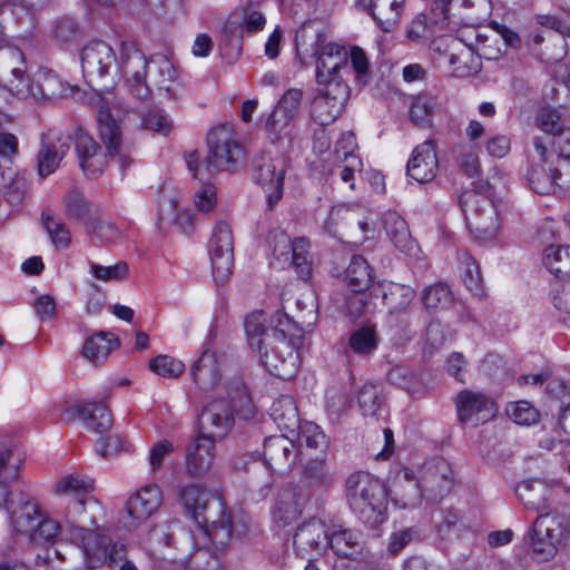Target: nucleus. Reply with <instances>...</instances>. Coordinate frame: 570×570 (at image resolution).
Wrapping results in <instances>:
<instances>
[{
	"label": "nucleus",
	"instance_id": "e2e57ef3",
	"mask_svg": "<svg viewBox=\"0 0 570 570\" xmlns=\"http://www.w3.org/2000/svg\"><path fill=\"white\" fill-rule=\"evenodd\" d=\"M144 128L167 136L173 129L171 118L161 109H153L141 116Z\"/></svg>",
	"mask_w": 570,
	"mask_h": 570
},
{
	"label": "nucleus",
	"instance_id": "cd10ccee",
	"mask_svg": "<svg viewBox=\"0 0 570 570\" xmlns=\"http://www.w3.org/2000/svg\"><path fill=\"white\" fill-rule=\"evenodd\" d=\"M338 223L342 224L344 232L354 238V243H363L367 238L370 227L366 212L363 208L350 206L333 208L326 222L327 230L336 235V230H333L332 226Z\"/></svg>",
	"mask_w": 570,
	"mask_h": 570
},
{
	"label": "nucleus",
	"instance_id": "5fc2aeb1",
	"mask_svg": "<svg viewBox=\"0 0 570 570\" xmlns=\"http://www.w3.org/2000/svg\"><path fill=\"white\" fill-rule=\"evenodd\" d=\"M41 220L42 226L48 233L55 247L67 248L71 237L66 224H63L60 219L53 218L50 214L45 212L42 213Z\"/></svg>",
	"mask_w": 570,
	"mask_h": 570
},
{
	"label": "nucleus",
	"instance_id": "c03bdc74",
	"mask_svg": "<svg viewBox=\"0 0 570 570\" xmlns=\"http://www.w3.org/2000/svg\"><path fill=\"white\" fill-rule=\"evenodd\" d=\"M36 85L38 91H33V100L37 102H45L62 97L68 89L57 73L51 70H39L36 75Z\"/></svg>",
	"mask_w": 570,
	"mask_h": 570
},
{
	"label": "nucleus",
	"instance_id": "2f4dec72",
	"mask_svg": "<svg viewBox=\"0 0 570 570\" xmlns=\"http://www.w3.org/2000/svg\"><path fill=\"white\" fill-rule=\"evenodd\" d=\"M298 456L295 443L285 435H271L264 440V461L274 471L289 470Z\"/></svg>",
	"mask_w": 570,
	"mask_h": 570
},
{
	"label": "nucleus",
	"instance_id": "4d7b16f0",
	"mask_svg": "<svg viewBox=\"0 0 570 570\" xmlns=\"http://www.w3.org/2000/svg\"><path fill=\"white\" fill-rule=\"evenodd\" d=\"M507 415L519 425H531L539 421L538 410L528 401L510 402L505 407Z\"/></svg>",
	"mask_w": 570,
	"mask_h": 570
},
{
	"label": "nucleus",
	"instance_id": "473e14b6",
	"mask_svg": "<svg viewBox=\"0 0 570 570\" xmlns=\"http://www.w3.org/2000/svg\"><path fill=\"white\" fill-rule=\"evenodd\" d=\"M439 168V161L432 140L416 146L407 161V175L420 184L431 181Z\"/></svg>",
	"mask_w": 570,
	"mask_h": 570
},
{
	"label": "nucleus",
	"instance_id": "7ed1b4c3",
	"mask_svg": "<svg viewBox=\"0 0 570 570\" xmlns=\"http://www.w3.org/2000/svg\"><path fill=\"white\" fill-rule=\"evenodd\" d=\"M179 500L197 524V533L203 540H209L219 550L228 547L235 529L232 515L218 494L191 483L181 488Z\"/></svg>",
	"mask_w": 570,
	"mask_h": 570
},
{
	"label": "nucleus",
	"instance_id": "4468645a",
	"mask_svg": "<svg viewBox=\"0 0 570 570\" xmlns=\"http://www.w3.org/2000/svg\"><path fill=\"white\" fill-rule=\"evenodd\" d=\"M563 535L560 519L549 512H543L534 520L528 535L524 538L533 556L546 561L554 557L557 544Z\"/></svg>",
	"mask_w": 570,
	"mask_h": 570
},
{
	"label": "nucleus",
	"instance_id": "1a4fd4ad",
	"mask_svg": "<svg viewBox=\"0 0 570 570\" xmlns=\"http://www.w3.org/2000/svg\"><path fill=\"white\" fill-rule=\"evenodd\" d=\"M489 187V183L480 181L478 190H465L459 198L466 227L470 234L480 242L493 239L500 228L498 210L484 195Z\"/></svg>",
	"mask_w": 570,
	"mask_h": 570
},
{
	"label": "nucleus",
	"instance_id": "f704fd0d",
	"mask_svg": "<svg viewBox=\"0 0 570 570\" xmlns=\"http://www.w3.org/2000/svg\"><path fill=\"white\" fill-rule=\"evenodd\" d=\"M69 137H51L42 139L37 156V169L41 178L51 175L69 150Z\"/></svg>",
	"mask_w": 570,
	"mask_h": 570
},
{
	"label": "nucleus",
	"instance_id": "f03ea898",
	"mask_svg": "<svg viewBox=\"0 0 570 570\" xmlns=\"http://www.w3.org/2000/svg\"><path fill=\"white\" fill-rule=\"evenodd\" d=\"M179 500L197 524V533L203 540H209L219 550L228 547L235 529L232 515L218 494L191 483L181 488Z\"/></svg>",
	"mask_w": 570,
	"mask_h": 570
},
{
	"label": "nucleus",
	"instance_id": "aec40b11",
	"mask_svg": "<svg viewBox=\"0 0 570 570\" xmlns=\"http://www.w3.org/2000/svg\"><path fill=\"white\" fill-rule=\"evenodd\" d=\"M163 492L156 484H148L134 493L126 503L121 525L132 531L149 519L161 505Z\"/></svg>",
	"mask_w": 570,
	"mask_h": 570
},
{
	"label": "nucleus",
	"instance_id": "0e129e2a",
	"mask_svg": "<svg viewBox=\"0 0 570 570\" xmlns=\"http://www.w3.org/2000/svg\"><path fill=\"white\" fill-rule=\"evenodd\" d=\"M307 242L304 238H296L294 240V249L289 257V262L297 272L298 276L306 281L311 274V263L307 259Z\"/></svg>",
	"mask_w": 570,
	"mask_h": 570
},
{
	"label": "nucleus",
	"instance_id": "a878e982",
	"mask_svg": "<svg viewBox=\"0 0 570 570\" xmlns=\"http://www.w3.org/2000/svg\"><path fill=\"white\" fill-rule=\"evenodd\" d=\"M6 507L10 515L11 523L18 532L29 533L35 537L36 527L42 514L37 502L24 493H19L17 499L12 492L7 497V501L2 504Z\"/></svg>",
	"mask_w": 570,
	"mask_h": 570
},
{
	"label": "nucleus",
	"instance_id": "ea45409f",
	"mask_svg": "<svg viewBox=\"0 0 570 570\" xmlns=\"http://www.w3.org/2000/svg\"><path fill=\"white\" fill-rule=\"evenodd\" d=\"M194 383L203 391L214 390L220 380L216 355L204 351L190 368Z\"/></svg>",
	"mask_w": 570,
	"mask_h": 570
},
{
	"label": "nucleus",
	"instance_id": "052dcab7",
	"mask_svg": "<svg viewBox=\"0 0 570 570\" xmlns=\"http://www.w3.org/2000/svg\"><path fill=\"white\" fill-rule=\"evenodd\" d=\"M414 295L415 293L410 286L394 284L391 286L390 291L384 294V299L390 306V312L409 311Z\"/></svg>",
	"mask_w": 570,
	"mask_h": 570
},
{
	"label": "nucleus",
	"instance_id": "3c124183",
	"mask_svg": "<svg viewBox=\"0 0 570 570\" xmlns=\"http://www.w3.org/2000/svg\"><path fill=\"white\" fill-rule=\"evenodd\" d=\"M379 345V337L374 327L362 326L352 332L348 346L350 348L360 355L372 354Z\"/></svg>",
	"mask_w": 570,
	"mask_h": 570
},
{
	"label": "nucleus",
	"instance_id": "ddd939ff",
	"mask_svg": "<svg viewBox=\"0 0 570 570\" xmlns=\"http://www.w3.org/2000/svg\"><path fill=\"white\" fill-rule=\"evenodd\" d=\"M254 0H250L253 2ZM266 24L263 12L253 8L252 3L239 7L228 17L222 32V46L238 57L243 50V35H250L262 31Z\"/></svg>",
	"mask_w": 570,
	"mask_h": 570
},
{
	"label": "nucleus",
	"instance_id": "58836bf2",
	"mask_svg": "<svg viewBox=\"0 0 570 570\" xmlns=\"http://www.w3.org/2000/svg\"><path fill=\"white\" fill-rule=\"evenodd\" d=\"M404 0H371L366 10L384 32L393 31L400 23Z\"/></svg>",
	"mask_w": 570,
	"mask_h": 570
},
{
	"label": "nucleus",
	"instance_id": "79ce46f5",
	"mask_svg": "<svg viewBox=\"0 0 570 570\" xmlns=\"http://www.w3.org/2000/svg\"><path fill=\"white\" fill-rule=\"evenodd\" d=\"M550 489L539 480H525L515 488V493L520 501L530 509L540 513L547 512V501L550 495Z\"/></svg>",
	"mask_w": 570,
	"mask_h": 570
},
{
	"label": "nucleus",
	"instance_id": "de8ad7c7",
	"mask_svg": "<svg viewBox=\"0 0 570 570\" xmlns=\"http://www.w3.org/2000/svg\"><path fill=\"white\" fill-rule=\"evenodd\" d=\"M543 264L557 277L570 278V247L550 245L544 249Z\"/></svg>",
	"mask_w": 570,
	"mask_h": 570
},
{
	"label": "nucleus",
	"instance_id": "c9c22d12",
	"mask_svg": "<svg viewBox=\"0 0 570 570\" xmlns=\"http://www.w3.org/2000/svg\"><path fill=\"white\" fill-rule=\"evenodd\" d=\"M383 226L394 246L409 256H416L419 248L412 238L407 223L396 212H387L383 216Z\"/></svg>",
	"mask_w": 570,
	"mask_h": 570
},
{
	"label": "nucleus",
	"instance_id": "9d476101",
	"mask_svg": "<svg viewBox=\"0 0 570 570\" xmlns=\"http://www.w3.org/2000/svg\"><path fill=\"white\" fill-rule=\"evenodd\" d=\"M226 386L227 399L219 395L212 400L203 409L198 422L200 434L210 436L212 440L226 436L235 423V406L237 403L247 401L244 384L235 380Z\"/></svg>",
	"mask_w": 570,
	"mask_h": 570
},
{
	"label": "nucleus",
	"instance_id": "bb28decb",
	"mask_svg": "<svg viewBox=\"0 0 570 570\" xmlns=\"http://www.w3.org/2000/svg\"><path fill=\"white\" fill-rule=\"evenodd\" d=\"M98 136L108 150L109 159H117L120 170L124 173L132 159L122 154V132L120 126L112 119L109 110L102 108L96 115Z\"/></svg>",
	"mask_w": 570,
	"mask_h": 570
},
{
	"label": "nucleus",
	"instance_id": "b1692460",
	"mask_svg": "<svg viewBox=\"0 0 570 570\" xmlns=\"http://www.w3.org/2000/svg\"><path fill=\"white\" fill-rule=\"evenodd\" d=\"M83 76L91 81L94 78L105 77L117 67L114 49L105 41L87 43L80 55Z\"/></svg>",
	"mask_w": 570,
	"mask_h": 570
},
{
	"label": "nucleus",
	"instance_id": "2eb2a0df",
	"mask_svg": "<svg viewBox=\"0 0 570 570\" xmlns=\"http://www.w3.org/2000/svg\"><path fill=\"white\" fill-rule=\"evenodd\" d=\"M316 80L318 85L345 81L351 76L347 51L336 43H324L321 35L316 43Z\"/></svg>",
	"mask_w": 570,
	"mask_h": 570
},
{
	"label": "nucleus",
	"instance_id": "f8f14e48",
	"mask_svg": "<svg viewBox=\"0 0 570 570\" xmlns=\"http://www.w3.org/2000/svg\"><path fill=\"white\" fill-rule=\"evenodd\" d=\"M115 72H120L126 79L129 91L134 97L140 100H147L151 97V89L146 83V76L149 72V60L134 43H121Z\"/></svg>",
	"mask_w": 570,
	"mask_h": 570
},
{
	"label": "nucleus",
	"instance_id": "4c0bfd02",
	"mask_svg": "<svg viewBox=\"0 0 570 570\" xmlns=\"http://www.w3.org/2000/svg\"><path fill=\"white\" fill-rule=\"evenodd\" d=\"M449 55V62L445 68L453 77L465 78L476 75L482 69V60L472 47L460 41V47Z\"/></svg>",
	"mask_w": 570,
	"mask_h": 570
},
{
	"label": "nucleus",
	"instance_id": "72a5a7b5",
	"mask_svg": "<svg viewBox=\"0 0 570 570\" xmlns=\"http://www.w3.org/2000/svg\"><path fill=\"white\" fill-rule=\"evenodd\" d=\"M149 75L153 85L164 91L167 98L177 99L183 95L184 88L177 70L166 57L158 56L149 60Z\"/></svg>",
	"mask_w": 570,
	"mask_h": 570
},
{
	"label": "nucleus",
	"instance_id": "603ef678",
	"mask_svg": "<svg viewBox=\"0 0 570 570\" xmlns=\"http://www.w3.org/2000/svg\"><path fill=\"white\" fill-rule=\"evenodd\" d=\"M534 124L541 131L556 137V134L566 128V120L558 109L551 107H542L538 110Z\"/></svg>",
	"mask_w": 570,
	"mask_h": 570
},
{
	"label": "nucleus",
	"instance_id": "774afa93",
	"mask_svg": "<svg viewBox=\"0 0 570 570\" xmlns=\"http://www.w3.org/2000/svg\"><path fill=\"white\" fill-rule=\"evenodd\" d=\"M298 441L301 445L305 444L309 449L327 448V440L318 425L307 422L299 428Z\"/></svg>",
	"mask_w": 570,
	"mask_h": 570
},
{
	"label": "nucleus",
	"instance_id": "e433bc0d",
	"mask_svg": "<svg viewBox=\"0 0 570 570\" xmlns=\"http://www.w3.org/2000/svg\"><path fill=\"white\" fill-rule=\"evenodd\" d=\"M27 73L23 52L14 47H0V78L6 81L10 91L14 90V82H20Z\"/></svg>",
	"mask_w": 570,
	"mask_h": 570
},
{
	"label": "nucleus",
	"instance_id": "f257e3e1",
	"mask_svg": "<svg viewBox=\"0 0 570 570\" xmlns=\"http://www.w3.org/2000/svg\"><path fill=\"white\" fill-rule=\"evenodd\" d=\"M267 326V315L253 312L245 320L248 345L258 353L262 365L283 380L291 379L298 367V351L304 331L288 315L277 312Z\"/></svg>",
	"mask_w": 570,
	"mask_h": 570
},
{
	"label": "nucleus",
	"instance_id": "412c9836",
	"mask_svg": "<svg viewBox=\"0 0 570 570\" xmlns=\"http://www.w3.org/2000/svg\"><path fill=\"white\" fill-rule=\"evenodd\" d=\"M330 530L320 519H309L299 524L293 538L296 553L309 559L313 553L323 554L328 549Z\"/></svg>",
	"mask_w": 570,
	"mask_h": 570
},
{
	"label": "nucleus",
	"instance_id": "338daca9",
	"mask_svg": "<svg viewBox=\"0 0 570 570\" xmlns=\"http://www.w3.org/2000/svg\"><path fill=\"white\" fill-rule=\"evenodd\" d=\"M549 158L556 187L570 189V158L557 156L554 151H549Z\"/></svg>",
	"mask_w": 570,
	"mask_h": 570
},
{
	"label": "nucleus",
	"instance_id": "4be33fe9",
	"mask_svg": "<svg viewBox=\"0 0 570 570\" xmlns=\"http://www.w3.org/2000/svg\"><path fill=\"white\" fill-rule=\"evenodd\" d=\"M75 149L79 167L88 178L99 177L106 169L109 155L104 151L96 139L83 130H78L75 137Z\"/></svg>",
	"mask_w": 570,
	"mask_h": 570
},
{
	"label": "nucleus",
	"instance_id": "c85d7f7f",
	"mask_svg": "<svg viewBox=\"0 0 570 570\" xmlns=\"http://www.w3.org/2000/svg\"><path fill=\"white\" fill-rule=\"evenodd\" d=\"M215 441L210 436L198 434L190 439L185 449V465L188 474L199 476L213 466L216 455Z\"/></svg>",
	"mask_w": 570,
	"mask_h": 570
},
{
	"label": "nucleus",
	"instance_id": "09e8293b",
	"mask_svg": "<svg viewBox=\"0 0 570 570\" xmlns=\"http://www.w3.org/2000/svg\"><path fill=\"white\" fill-rule=\"evenodd\" d=\"M12 452L0 445V507L10 494L11 483L18 478V465L11 463Z\"/></svg>",
	"mask_w": 570,
	"mask_h": 570
},
{
	"label": "nucleus",
	"instance_id": "bf43d9fd",
	"mask_svg": "<svg viewBox=\"0 0 570 570\" xmlns=\"http://www.w3.org/2000/svg\"><path fill=\"white\" fill-rule=\"evenodd\" d=\"M52 39L65 45L77 40L79 36V27L73 18L63 16L56 19L51 24Z\"/></svg>",
	"mask_w": 570,
	"mask_h": 570
},
{
	"label": "nucleus",
	"instance_id": "f3484780",
	"mask_svg": "<svg viewBox=\"0 0 570 570\" xmlns=\"http://www.w3.org/2000/svg\"><path fill=\"white\" fill-rule=\"evenodd\" d=\"M213 276L217 284H224L233 272L234 238L229 225L217 222L208 242Z\"/></svg>",
	"mask_w": 570,
	"mask_h": 570
},
{
	"label": "nucleus",
	"instance_id": "49530a36",
	"mask_svg": "<svg viewBox=\"0 0 570 570\" xmlns=\"http://www.w3.org/2000/svg\"><path fill=\"white\" fill-rule=\"evenodd\" d=\"M345 281L353 293H361L372 283L371 269L362 256L354 255L345 271Z\"/></svg>",
	"mask_w": 570,
	"mask_h": 570
},
{
	"label": "nucleus",
	"instance_id": "a18cd8bd",
	"mask_svg": "<svg viewBox=\"0 0 570 570\" xmlns=\"http://www.w3.org/2000/svg\"><path fill=\"white\" fill-rule=\"evenodd\" d=\"M438 108L439 100L435 96L430 94L417 95L413 98L410 107L411 121L419 127H429Z\"/></svg>",
	"mask_w": 570,
	"mask_h": 570
},
{
	"label": "nucleus",
	"instance_id": "6e6552de",
	"mask_svg": "<svg viewBox=\"0 0 570 570\" xmlns=\"http://www.w3.org/2000/svg\"><path fill=\"white\" fill-rule=\"evenodd\" d=\"M345 495L350 508L364 524L376 528L385 521L386 490L372 474L352 473L345 481Z\"/></svg>",
	"mask_w": 570,
	"mask_h": 570
},
{
	"label": "nucleus",
	"instance_id": "393cba45",
	"mask_svg": "<svg viewBox=\"0 0 570 570\" xmlns=\"http://www.w3.org/2000/svg\"><path fill=\"white\" fill-rule=\"evenodd\" d=\"M533 146L537 156L533 157L525 178L529 187L534 193L548 195L554 191L556 180L553 179L551 166L548 163L550 161V158L547 142L541 137H534Z\"/></svg>",
	"mask_w": 570,
	"mask_h": 570
},
{
	"label": "nucleus",
	"instance_id": "423d86ee",
	"mask_svg": "<svg viewBox=\"0 0 570 570\" xmlns=\"http://www.w3.org/2000/svg\"><path fill=\"white\" fill-rule=\"evenodd\" d=\"M153 538L164 549L175 550L178 553H165L164 558L171 560H181L187 557L188 570H224L220 566L219 559L215 552H223L227 549H217L209 540H203L199 535L193 534L189 530L181 527L178 522H171L167 525L160 527L155 530Z\"/></svg>",
	"mask_w": 570,
	"mask_h": 570
},
{
	"label": "nucleus",
	"instance_id": "6e6d98bb",
	"mask_svg": "<svg viewBox=\"0 0 570 570\" xmlns=\"http://www.w3.org/2000/svg\"><path fill=\"white\" fill-rule=\"evenodd\" d=\"M422 302L426 309H443L451 305L452 293L446 284L439 283L424 289Z\"/></svg>",
	"mask_w": 570,
	"mask_h": 570
},
{
	"label": "nucleus",
	"instance_id": "680f3d73",
	"mask_svg": "<svg viewBox=\"0 0 570 570\" xmlns=\"http://www.w3.org/2000/svg\"><path fill=\"white\" fill-rule=\"evenodd\" d=\"M149 368L163 377H178L185 371V364L168 355H158L150 360Z\"/></svg>",
	"mask_w": 570,
	"mask_h": 570
},
{
	"label": "nucleus",
	"instance_id": "39448f33",
	"mask_svg": "<svg viewBox=\"0 0 570 570\" xmlns=\"http://www.w3.org/2000/svg\"><path fill=\"white\" fill-rule=\"evenodd\" d=\"M94 489V481L78 473L68 474L55 484L56 493L66 498L63 519L69 538H79L85 531L98 528L101 507L91 495Z\"/></svg>",
	"mask_w": 570,
	"mask_h": 570
},
{
	"label": "nucleus",
	"instance_id": "37998d69",
	"mask_svg": "<svg viewBox=\"0 0 570 570\" xmlns=\"http://www.w3.org/2000/svg\"><path fill=\"white\" fill-rule=\"evenodd\" d=\"M334 482V475L330 471L325 458H315L307 461L302 473L303 485L312 491L328 489Z\"/></svg>",
	"mask_w": 570,
	"mask_h": 570
},
{
	"label": "nucleus",
	"instance_id": "864d4df0",
	"mask_svg": "<svg viewBox=\"0 0 570 570\" xmlns=\"http://www.w3.org/2000/svg\"><path fill=\"white\" fill-rule=\"evenodd\" d=\"M273 420L284 429H294L298 424L297 410L289 397L275 401L271 407Z\"/></svg>",
	"mask_w": 570,
	"mask_h": 570
},
{
	"label": "nucleus",
	"instance_id": "a211bd4d",
	"mask_svg": "<svg viewBox=\"0 0 570 570\" xmlns=\"http://www.w3.org/2000/svg\"><path fill=\"white\" fill-rule=\"evenodd\" d=\"M286 161L283 157H272L262 153L253 163V178L267 193L269 208H273L283 196Z\"/></svg>",
	"mask_w": 570,
	"mask_h": 570
},
{
	"label": "nucleus",
	"instance_id": "9b49d317",
	"mask_svg": "<svg viewBox=\"0 0 570 570\" xmlns=\"http://www.w3.org/2000/svg\"><path fill=\"white\" fill-rule=\"evenodd\" d=\"M81 549L83 563L87 569L94 570L100 567L114 569L125 558V544L114 542L104 533L89 529L83 533L69 538Z\"/></svg>",
	"mask_w": 570,
	"mask_h": 570
},
{
	"label": "nucleus",
	"instance_id": "0eeeda50",
	"mask_svg": "<svg viewBox=\"0 0 570 570\" xmlns=\"http://www.w3.org/2000/svg\"><path fill=\"white\" fill-rule=\"evenodd\" d=\"M207 146L208 155L204 160L196 150L185 156L188 170L200 181L210 179L220 170L234 171L244 161V149L228 127L212 129L207 135Z\"/></svg>",
	"mask_w": 570,
	"mask_h": 570
},
{
	"label": "nucleus",
	"instance_id": "dca6fc26",
	"mask_svg": "<svg viewBox=\"0 0 570 570\" xmlns=\"http://www.w3.org/2000/svg\"><path fill=\"white\" fill-rule=\"evenodd\" d=\"M318 86L317 94L311 101L309 112L315 122L327 126L342 114L351 91L345 81Z\"/></svg>",
	"mask_w": 570,
	"mask_h": 570
},
{
	"label": "nucleus",
	"instance_id": "13d9d810",
	"mask_svg": "<svg viewBox=\"0 0 570 570\" xmlns=\"http://www.w3.org/2000/svg\"><path fill=\"white\" fill-rule=\"evenodd\" d=\"M383 396L377 385L365 384L358 392L357 404L364 415H376L383 404Z\"/></svg>",
	"mask_w": 570,
	"mask_h": 570
},
{
	"label": "nucleus",
	"instance_id": "20e7f679",
	"mask_svg": "<svg viewBox=\"0 0 570 570\" xmlns=\"http://www.w3.org/2000/svg\"><path fill=\"white\" fill-rule=\"evenodd\" d=\"M453 484L452 466L443 458L424 462L417 476L414 472L405 470L403 478L395 482L403 508L416 507L422 498L429 502H438L450 493Z\"/></svg>",
	"mask_w": 570,
	"mask_h": 570
},
{
	"label": "nucleus",
	"instance_id": "a19ab883",
	"mask_svg": "<svg viewBox=\"0 0 570 570\" xmlns=\"http://www.w3.org/2000/svg\"><path fill=\"white\" fill-rule=\"evenodd\" d=\"M118 345V340L112 333L101 331L85 341L82 354L90 363L98 365L105 362Z\"/></svg>",
	"mask_w": 570,
	"mask_h": 570
},
{
	"label": "nucleus",
	"instance_id": "6ab92c4d",
	"mask_svg": "<svg viewBox=\"0 0 570 570\" xmlns=\"http://www.w3.org/2000/svg\"><path fill=\"white\" fill-rule=\"evenodd\" d=\"M458 420L461 424L478 426L497 414L495 401L482 391L464 389L454 397Z\"/></svg>",
	"mask_w": 570,
	"mask_h": 570
},
{
	"label": "nucleus",
	"instance_id": "5701e85b",
	"mask_svg": "<svg viewBox=\"0 0 570 570\" xmlns=\"http://www.w3.org/2000/svg\"><path fill=\"white\" fill-rule=\"evenodd\" d=\"M328 548L342 559L361 561L370 557L365 535L343 525H334L330 530Z\"/></svg>",
	"mask_w": 570,
	"mask_h": 570
},
{
	"label": "nucleus",
	"instance_id": "69168bd1",
	"mask_svg": "<svg viewBox=\"0 0 570 570\" xmlns=\"http://www.w3.org/2000/svg\"><path fill=\"white\" fill-rule=\"evenodd\" d=\"M86 230L104 243L115 242L120 235L115 224L99 217L86 220Z\"/></svg>",
	"mask_w": 570,
	"mask_h": 570
},
{
	"label": "nucleus",
	"instance_id": "7c9ffc66",
	"mask_svg": "<svg viewBox=\"0 0 570 570\" xmlns=\"http://www.w3.org/2000/svg\"><path fill=\"white\" fill-rule=\"evenodd\" d=\"M63 419L72 421L79 419L85 426L98 434L108 432L112 425L110 411L100 403H79L65 410Z\"/></svg>",
	"mask_w": 570,
	"mask_h": 570
},
{
	"label": "nucleus",
	"instance_id": "8fccbe9b",
	"mask_svg": "<svg viewBox=\"0 0 570 570\" xmlns=\"http://www.w3.org/2000/svg\"><path fill=\"white\" fill-rule=\"evenodd\" d=\"M65 208L66 215L70 219L83 222L86 225V220L94 219L96 216L94 215L95 206L89 203L82 194L79 191L72 190L65 198Z\"/></svg>",
	"mask_w": 570,
	"mask_h": 570
},
{
	"label": "nucleus",
	"instance_id": "c756f323",
	"mask_svg": "<svg viewBox=\"0 0 570 570\" xmlns=\"http://www.w3.org/2000/svg\"><path fill=\"white\" fill-rule=\"evenodd\" d=\"M309 494H305L298 484H287L276 499L273 520L279 528H285L296 521L301 514L302 505Z\"/></svg>",
	"mask_w": 570,
	"mask_h": 570
}]
</instances>
